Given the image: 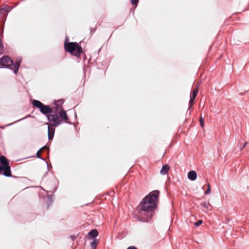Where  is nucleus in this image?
<instances>
[{
	"label": "nucleus",
	"instance_id": "obj_1",
	"mask_svg": "<svg viewBox=\"0 0 249 249\" xmlns=\"http://www.w3.org/2000/svg\"><path fill=\"white\" fill-rule=\"evenodd\" d=\"M160 192L155 190L144 197L138 206L137 218L139 221L147 222L154 214L158 203Z\"/></svg>",
	"mask_w": 249,
	"mask_h": 249
},
{
	"label": "nucleus",
	"instance_id": "obj_2",
	"mask_svg": "<svg viewBox=\"0 0 249 249\" xmlns=\"http://www.w3.org/2000/svg\"><path fill=\"white\" fill-rule=\"evenodd\" d=\"M48 120L50 122L48 124V139L51 140L53 139L55 128L54 127L58 126L61 124L63 121L60 119L59 117L55 114L48 115L47 116Z\"/></svg>",
	"mask_w": 249,
	"mask_h": 249
},
{
	"label": "nucleus",
	"instance_id": "obj_3",
	"mask_svg": "<svg viewBox=\"0 0 249 249\" xmlns=\"http://www.w3.org/2000/svg\"><path fill=\"white\" fill-rule=\"evenodd\" d=\"M64 100L60 99L54 102V106L52 107L54 108V113L51 115L55 114L58 117L61 119L62 121L66 123H68L69 118L67 115L66 111L64 110L62 105L64 103Z\"/></svg>",
	"mask_w": 249,
	"mask_h": 249
},
{
	"label": "nucleus",
	"instance_id": "obj_4",
	"mask_svg": "<svg viewBox=\"0 0 249 249\" xmlns=\"http://www.w3.org/2000/svg\"><path fill=\"white\" fill-rule=\"evenodd\" d=\"M0 65L2 67L13 70L14 73H17L20 65V62L17 61L14 64L13 60L9 56H4L0 59Z\"/></svg>",
	"mask_w": 249,
	"mask_h": 249
},
{
	"label": "nucleus",
	"instance_id": "obj_5",
	"mask_svg": "<svg viewBox=\"0 0 249 249\" xmlns=\"http://www.w3.org/2000/svg\"><path fill=\"white\" fill-rule=\"evenodd\" d=\"M65 50L75 56L79 57L83 50L81 46L77 42H65Z\"/></svg>",
	"mask_w": 249,
	"mask_h": 249
},
{
	"label": "nucleus",
	"instance_id": "obj_6",
	"mask_svg": "<svg viewBox=\"0 0 249 249\" xmlns=\"http://www.w3.org/2000/svg\"><path fill=\"white\" fill-rule=\"evenodd\" d=\"M32 104L34 107L38 108L40 111L46 116L49 114H53L54 113V108H53V107H51L48 106L44 105L38 100H34L32 101Z\"/></svg>",
	"mask_w": 249,
	"mask_h": 249
},
{
	"label": "nucleus",
	"instance_id": "obj_7",
	"mask_svg": "<svg viewBox=\"0 0 249 249\" xmlns=\"http://www.w3.org/2000/svg\"><path fill=\"white\" fill-rule=\"evenodd\" d=\"M188 178L191 180H195L197 178L196 173L194 171H190L188 173Z\"/></svg>",
	"mask_w": 249,
	"mask_h": 249
},
{
	"label": "nucleus",
	"instance_id": "obj_8",
	"mask_svg": "<svg viewBox=\"0 0 249 249\" xmlns=\"http://www.w3.org/2000/svg\"><path fill=\"white\" fill-rule=\"evenodd\" d=\"M170 169V167L168 164L163 165L160 171V174L162 175H166L168 173Z\"/></svg>",
	"mask_w": 249,
	"mask_h": 249
},
{
	"label": "nucleus",
	"instance_id": "obj_9",
	"mask_svg": "<svg viewBox=\"0 0 249 249\" xmlns=\"http://www.w3.org/2000/svg\"><path fill=\"white\" fill-rule=\"evenodd\" d=\"M10 7L7 5H4L0 8V14L2 16H4L6 13L9 12Z\"/></svg>",
	"mask_w": 249,
	"mask_h": 249
},
{
	"label": "nucleus",
	"instance_id": "obj_10",
	"mask_svg": "<svg viewBox=\"0 0 249 249\" xmlns=\"http://www.w3.org/2000/svg\"><path fill=\"white\" fill-rule=\"evenodd\" d=\"M89 235L93 237H96L98 236V231L97 230L94 229V230L90 231L89 232Z\"/></svg>",
	"mask_w": 249,
	"mask_h": 249
},
{
	"label": "nucleus",
	"instance_id": "obj_11",
	"mask_svg": "<svg viewBox=\"0 0 249 249\" xmlns=\"http://www.w3.org/2000/svg\"><path fill=\"white\" fill-rule=\"evenodd\" d=\"M198 87L199 85L197 87L195 88L193 91L192 94L191 95L190 97H193V98H196L198 92Z\"/></svg>",
	"mask_w": 249,
	"mask_h": 249
},
{
	"label": "nucleus",
	"instance_id": "obj_12",
	"mask_svg": "<svg viewBox=\"0 0 249 249\" xmlns=\"http://www.w3.org/2000/svg\"><path fill=\"white\" fill-rule=\"evenodd\" d=\"M48 149V147L47 146H44L43 147H42L40 150H39L37 153H36V157L38 158H41V153L42 151V150H44V149Z\"/></svg>",
	"mask_w": 249,
	"mask_h": 249
},
{
	"label": "nucleus",
	"instance_id": "obj_13",
	"mask_svg": "<svg viewBox=\"0 0 249 249\" xmlns=\"http://www.w3.org/2000/svg\"><path fill=\"white\" fill-rule=\"evenodd\" d=\"M199 122L201 126L203 127L204 125V119L202 116L199 119Z\"/></svg>",
	"mask_w": 249,
	"mask_h": 249
},
{
	"label": "nucleus",
	"instance_id": "obj_14",
	"mask_svg": "<svg viewBox=\"0 0 249 249\" xmlns=\"http://www.w3.org/2000/svg\"><path fill=\"white\" fill-rule=\"evenodd\" d=\"M207 186H208V189L205 191V194H206V195L209 194L211 193V187H210V184L208 183Z\"/></svg>",
	"mask_w": 249,
	"mask_h": 249
},
{
	"label": "nucleus",
	"instance_id": "obj_15",
	"mask_svg": "<svg viewBox=\"0 0 249 249\" xmlns=\"http://www.w3.org/2000/svg\"><path fill=\"white\" fill-rule=\"evenodd\" d=\"M195 98H193V97H190V100L189 102L190 107L189 108L191 107L194 103V100Z\"/></svg>",
	"mask_w": 249,
	"mask_h": 249
},
{
	"label": "nucleus",
	"instance_id": "obj_16",
	"mask_svg": "<svg viewBox=\"0 0 249 249\" xmlns=\"http://www.w3.org/2000/svg\"><path fill=\"white\" fill-rule=\"evenodd\" d=\"M96 245H97V243H96V242L95 240L92 241L91 243V247L93 248V249H95L96 247Z\"/></svg>",
	"mask_w": 249,
	"mask_h": 249
},
{
	"label": "nucleus",
	"instance_id": "obj_17",
	"mask_svg": "<svg viewBox=\"0 0 249 249\" xmlns=\"http://www.w3.org/2000/svg\"><path fill=\"white\" fill-rule=\"evenodd\" d=\"M202 223V220H199L197 222L195 223V225L196 226H199Z\"/></svg>",
	"mask_w": 249,
	"mask_h": 249
},
{
	"label": "nucleus",
	"instance_id": "obj_18",
	"mask_svg": "<svg viewBox=\"0 0 249 249\" xmlns=\"http://www.w3.org/2000/svg\"><path fill=\"white\" fill-rule=\"evenodd\" d=\"M202 206L206 208H208V206H210V204L207 202H204L202 204Z\"/></svg>",
	"mask_w": 249,
	"mask_h": 249
},
{
	"label": "nucleus",
	"instance_id": "obj_19",
	"mask_svg": "<svg viewBox=\"0 0 249 249\" xmlns=\"http://www.w3.org/2000/svg\"><path fill=\"white\" fill-rule=\"evenodd\" d=\"M139 1V0H131V2L133 5H136Z\"/></svg>",
	"mask_w": 249,
	"mask_h": 249
},
{
	"label": "nucleus",
	"instance_id": "obj_20",
	"mask_svg": "<svg viewBox=\"0 0 249 249\" xmlns=\"http://www.w3.org/2000/svg\"><path fill=\"white\" fill-rule=\"evenodd\" d=\"M127 249H138L135 246H130L127 248Z\"/></svg>",
	"mask_w": 249,
	"mask_h": 249
},
{
	"label": "nucleus",
	"instance_id": "obj_21",
	"mask_svg": "<svg viewBox=\"0 0 249 249\" xmlns=\"http://www.w3.org/2000/svg\"><path fill=\"white\" fill-rule=\"evenodd\" d=\"M2 47H3V44H2L1 39H0V49L2 48Z\"/></svg>",
	"mask_w": 249,
	"mask_h": 249
},
{
	"label": "nucleus",
	"instance_id": "obj_22",
	"mask_svg": "<svg viewBox=\"0 0 249 249\" xmlns=\"http://www.w3.org/2000/svg\"><path fill=\"white\" fill-rule=\"evenodd\" d=\"M247 143H248L247 142H245L243 147L241 148V150H242L243 148H244L247 146Z\"/></svg>",
	"mask_w": 249,
	"mask_h": 249
},
{
	"label": "nucleus",
	"instance_id": "obj_23",
	"mask_svg": "<svg viewBox=\"0 0 249 249\" xmlns=\"http://www.w3.org/2000/svg\"><path fill=\"white\" fill-rule=\"evenodd\" d=\"M71 238L72 241H73L75 239V237L73 236H71Z\"/></svg>",
	"mask_w": 249,
	"mask_h": 249
}]
</instances>
